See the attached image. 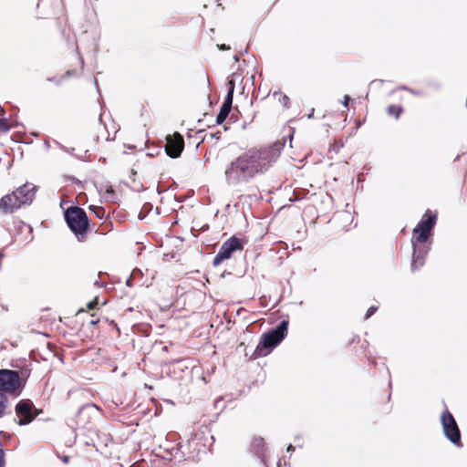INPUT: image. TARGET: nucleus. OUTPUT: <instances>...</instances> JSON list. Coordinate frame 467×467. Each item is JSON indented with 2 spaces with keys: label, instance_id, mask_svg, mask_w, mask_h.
Listing matches in <instances>:
<instances>
[{
  "label": "nucleus",
  "instance_id": "21",
  "mask_svg": "<svg viewBox=\"0 0 467 467\" xmlns=\"http://www.w3.org/2000/svg\"><path fill=\"white\" fill-rule=\"evenodd\" d=\"M343 146L344 143L342 140H335L334 144L331 146L330 150H333L337 153Z\"/></svg>",
  "mask_w": 467,
  "mask_h": 467
},
{
  "label": "nucleus",
  "instance_id": "25",
  "mask_svg": "<svg viewBox=\"0 0 467 467\" xmlns=\"http://www.w3.org/2000/svg\"><path fill=\"white\" fill-rule=\"evenodd\" d=\"M218 47L220 50H229L230 49V47L225 44L218 45Z\"/></svg>",
  "mask_w": 467,
  "mask_h": 467
},
{
  "label": "nucleus",
  "instance_id": "18",
  "mask_svg": "<svg viewBox=\"0 0 467 467\" xmlns=\"http://www.w3.org/2000/svg\"><path fill=\"white\" fill-rule=\"evenodd\" d=\"M253 445L254 447H258V450L256 451L258 454H263L265 449V442L262 438L254 439L253 441Z\"/></svg>",
  "mask_w": 467,
  "mask_h": 467
},
{
  "label": "nucleus",
  "instance_id": "27",
  "mask_svg": "<svg viewBox=\"0 0 467 467\" xmlns=\"http://www.w3.org/2000/svg\"><path fill=\"white\" fill-rule=\"evenodd\" d=\"M3 451L0 449V467H2V464H3Z\"/></svg>",
  "mask_w": 467,
  "mask_h": 467
},
{
  "label": "nucleus",
  "instance_id": "2",
  "mask_svg": "<svg viewBox=\"0 0 467 467\" xmlns=\"http://www.w3.org/2000/svg\"><path fill=\"white\" fill-rule=\"evenodd\" d=\"M36 186L26 183L0 199V213H13L23 205L30 204L35 199Z\"/></svg>",
  "mask_w": 467,
  "mask_h": 467
},
{
  "label": "nucleus",
  "instance_id": "1",
  "mask_svg": "<svg viewBox=\"0 0 467 467\" xmlns=\"http://www.w3.org/2000/svg\"><path fill=\"white\" fill-rule=\"evenodd\" d=\"M280 152L274 146L252 148L240 154L225 170L228 183L247 182L265 173L279 158Z\"/></svg>",
  "mask_w": 467,
  "mask_h": 467
},
{
  "label": "nucleus",
  "instance_id": "11",
  "mask_svg": "<svg viewBox=\"0 0 467 467\" xmlns=\"http://www.w3.org/2000/svg\"><path fill=\"white\" fill-rule=\"evenodd\" d=\"M413 254L411 262V271H415L422 267L425 264L426 256L430 251L429 244H412Z\"/></svg>",
  "mask_w": 467,
  "mask_h": 467
},
{
  "label": "nucleus",
  "instance_id": "4",
  "mask_svg": "<svg viewBox=\"0 0 467 467\" xmlns=\"http://www.w3.org/2000/svg\"><path fill=\"white\" fill-rule=\"evenodd\" d=\"M437 222V213L427 210L412 231L411 244H427Z\"/></svg>",
  "mask_w": 467,
  "mask_h": 467
},
{
  "label": "nucleus",
  "instance_id": "6",
  "mask_svg": "<svg viewBox=\"0 0 467 467\" xmlns=\"http://www.w3.org/2000/svg\"><path fill=\"white\" fill-rule=\"evenodd\" d=\"M25 382L20 379L16 370L0 369V392L17 396L21 393Z\"/></svg>",
  "mask_w": 467,
  "mask_h": 467
},
{
  "label": "nucleus",
  "instance_id": "3",
  "mask_svg": "<svg viewBox=\"0 0 467 467\" xmlns=\"http://www.w3.org/2000/svg\"><path fill=\"white\" fill-rule=\"evenodd\" d=\"M65 220L78 241H85L89 227L86 212L78 206H70L65 211Z\"/></svg>",
  "mask_w": 467,
  "mask_h": 467
},
{
  "label": "nucleus",
  "instance_id": "20",
  "mask_svg": "<svg viewBox=\"0 0 467 467\" xmlns=\"http://www.w3.org/2000/svg\"><path fill=\"white\" fill-rule=\"evenodd\" d=\"M11 126L6 119H0V131L9 130Z\"/></svg>",
  "mask_w": 467,
  "mask_h": 467
},
{
  "label": "nucleus",
  "instance_id": "8",
  "mask_svg": "<svg viewBox=\"0 0 467 467\" xmlns=\"http://www.w3.org/2000/svg\"><path fill=\"white\" fill-rule=\"evenodd\" d=\"M243 249L244 242L240 238L236 236L230 237L222 244L219 252L213 257V265L214 266L221 265L224 260L231 258L235 251H242Z\"/></svg>",
  "mask_w": 467,
  "mask_h": 467
},
{
  "label": "nucleus",
  "instance_id": "17",
  "mask_svg": "<svg viewBox=\"0 0 467 467\" xmlns=\"http://www.w3.org/2000/svg\"><path fill=\"white\" fill-rule=\"evenodd\" d=\"M7 402H8V400H7L6 396L4 393L0 392V417L5 414V410L6 409Z\"/></svg>",
  "mask_w": 467,
  "mask_h": 467
},
{
  "label": "nucleus",
  "instance_id": "15",
  "mask_svg": "<svg viewBox=\"0 0 467 467\" xmlns=\"http://www.w3.org/2000/svg\"><path fill=\"white\" fill-rule=\"evenodd\" d=\"M90 210L99 219H102V218L107 216V213H106V210H105L104 207H101V206H90Z\"/></svg>",
  "mask_w": 467,
  "mask_h": 467
},
{
  "label": "nucleus",
  "instance_id": "19",
  "mask_svg": "<svg viewBox=\"0 0 467 467\" xmlns=\"http://www.w3.org/2000/svg\"><path fill=\"white\" fill-rule=\"evenodd\" d=\"M227 86H228V91H227V95H226V98L225 99H230V101L233 102V99H234V80H229L228 83H227Z\"/></svg>",
  "mask_w": 467,
  "mask_h": 467
},
{
  "label": "nucleus",
  "instance_id": "23",
  "mask_svg": "<svg viewBox=\"0 0 467 467\" xmlns=\"http://www.w3.org/2000/svg\"><path fill=\"white\" fill-rule=\"evenodd\" d=\"M378 310V307L377 306H370L368 310H367V313L365 315V318L368 319L376 311Z\"/></svg>",
  "mask_w": 467,
  "mask_h": 467
},
{
  "label": "nucleus",
  "instance_id": "7",
  "mask_svg": "<svg viewBox=\"0 0 467 467\" xmlns=\"http://www.w3.org/2000/svg\"><path fill=\"white\" fill-rule=\"evenodd\" d=\"M441 423L445 437L457 447H462L461 431L452 414L445 410L441 415Z\"/></svg>",
  "mask_w": 467,
  "mask_h": 467
},
{
  "label": "nucleus",
  "instance_id": "9",
  "mask_svg": "<svg viewBox=\"0 0 467 467\" xmlns=\"http://www.w3.org/2000/svg\"><path fill=\"white\" fill-rule=\"evenodd\" d=\"M36 410L31 400H21L16 406V415L19 425H26L32 422L37 416Z\"/></svg>",
  "mask_w": 467,
  "mask_h": 467
},
{
  "label": "nucleus",
  "instance_id": "24",
  "mask_svg": "<svg viewBox=\"0 0 467 467\" xmlns=\"http://www.w3.org/2000/svg\"><path fill=\"white\" fill-rule=\"evenodd\" d=\"M210 137L211 138H215L216 140H219L221 138V132L220 131H217L215 133H211L210 134Z\"/></svg>",
  "mask_w": 467,
  "mask_h": 467
},
{
  "label": "nucleus",
  "instance_id": "5",
  "mask_svg": "<svg viewBox=\"0 0 467 467\" xmlns=\"http://www.w3.org/2000/svg\"><path fill=\"white\" fill-rule=\"evenodd\" d=\"M288 327V321L283 320L275 329L273 331H270L266 334H264L262 337V340L256 347L254 354L253 358H257L262 356H265L268 351L265 349L271 348L275 347L277 344H279L283 338L285 337V335L287 331Z\"/></svg>",
  "mask_w": 467,
  "mask_h": 467
},
{
  "label": "nucleus",
  "instance_id": "12",
  "mask_svg": "<svg viewBox=\"0 0 467 467\" xmlns=\"http://www.w3.org/2000/svg\"><path fill=\"white\" fill-rule=\"evenodd\" d=\"M233 102L230 101V99H224V102L223 103L221 109L216 117L215 123L217 125L222 124L229 115L231 109H232Z\"/></svg>",
  "mask_w": 467,
  "mask_h": 467
},
{
  "label": "nucleus",
  "instance_id": "14",
  "mask_svg": "<svg viewBox=\"0 0 467 467\" xmlns=\"http://www.w3.org/2000/svg\"><path fill=\"white\" fill-rule=\"evenodd\" d=\"M403 112V108L400 105H389L387 107V113L389 116L398 119Z\"/></svg>",
  "mask_w": 467,
  "mask_h": 467
},
{
  "label": "nucleus",
  "instance_id": "22",
  "mask_svg": "<svg viewBox=\"0 0 467 467\" xmlns=\"http://www.w3.org/2000/svg\"><path fill=\"white\" fill-rule=\"evenodd\" d=\"M99 304V297L96 296V297L93 298V300H91L90 302H88L87 304V309L88 310L95 309L98 306Z\"/></svg>",
  "mask_w": 467,
  "mask_h": 467
},
{
  "label": "nucleus",
  "instance_id": "10",
  "mask_svg": "<svg viewBox=\"0 0 467 467\" xmlns=\"http://www.w3.org/2000/svg\"><path fill=\"white\" fill-rule=\"evenodd\" d=\"M184 149V139L179 132H174L166 138L165 151L171 158H178L181 156Z\"/></svg>",
  "mask_w": 467,
  "mask_h": 467
},
{
  "label": "nucleus",
  "instance_id": "26",
  "mask_svg": "<svg viewBox=\"0 0 467 467\" xmlns=\"http://www.w3.org/2000/svg\"><path fill=\"white\" fill-rule=\"evenodd\" d=\"M344 99H345V100H344V106H345V107H348V100H349V97H348V96H345Z\"/></svg>",
  "mask_w": 467,
  "mask_h": 467
},
{
  "label": "nucleus",
  "instance_id": "13",
  "mask_svg": "<svg viewBox=\"0 0 467 467\" xmlns=\"http://www.w3.org/2000/svg\"><path fill=\"white\" fill-rule=\"evenodd\" d=\"M272 98L275 100H277L284 109H289L290 108V99L288 96L284 94L280 90L274 91L272 93Z\"/></svg>",
  "mask_w": 467,
  "mask_h": 467
},
{
  "label": "nucleus",
  "instance_id": "16",
  "mask_svg": "<svg viewBox=\"0 0 467 467\" xmlns=\"http://www.w3.org/2000/svg\"><path fill=\"white\" fill-rule=\"evenodd\" d=\"M80 63H81V67H80L79 69L67 70V71L65 72V74H63L61 76V78H69V77H78V76H79L81 74L83 61L81 60Z\"/></svg>",
  "mask_w": 467,
  "mask_h": 467
}]
</instances>
